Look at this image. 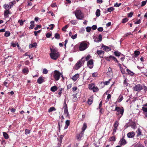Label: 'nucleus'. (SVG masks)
<instances>
[{
    "label": "nucleus",
    "mask_w": 147,
    "mask_h": 147,
    "mask_svg": "<svg viewBox=\"0 0 147 147\" xmlns=\"http://www.w3.org/2000/svg\"><path fill=\"white\" fill-rule=\"evenodd\" d=\"M50 51L51 52L49 55L51 58L53 60H57L60 56V54L58 51V50L55 49H52L51 47L50 48Z\"/></svg>",
    "instance_id": "nucleus-1"
},
{
    "label": "nucleus",
    "mask_w": 147,
    "mask_h": 147,
    "mask_svg": "<svg viewBox=\"0 0 147 147\" xmlns=\"http://www.w3.org/2000/svg\"><path fill=\"white\" fill-rule=\"evenodd\" d=\"M114 111H117V113H116V115L118 116L119 119L123 115L124 112V109L123 107H116Z\"/></svg>",
    "instance_id": "nucleus-2"
},
{
    "label": "nucleus",
    "mask_w": 147,
    "mask_h": 147,
    "mask_svg": "<svg viewBox=\"0 0 147 147\" xmlns=\"http://www.w3.org/2000/svg\"><path fill=\"white\" fill-rule=\"evenodd\" d=\"M84 59V57H83L81 59L78 61L74 66L75 69L76 70L78 69L84 64L85 61V60H83Z\"/></svg>",
    "instance_id": "nucleus-3"
},
{
    "label": "nucleus",
    "mask_w": 147,
    "mask_h": 147,
    "mask_svg": "<svg viewBox=\"0 0 147 147\" xmlns=\"http://www.w3.org/2000/svg\"><path fill=\"white\" fill-rule=\"evenodd\" d=\"M74 14L77 19L82 20L84 18V14L80 10H76Z\"/></svg>",
    "instance_id": "nucleus-4"
},
{
    "label": "nucleus",
    "mask_w": 147,
    "mask_h": 147,
    "mask_svg": "<svg viewBox=\"0 0 147 147\" xmlns=\"http://www.w3.org/2000/svg\"><path fill=\"white\" fill-rule=\"evenodd\" d=\"M62 73H60L59 71L55 70L54 71L53 76L55 80L56 81L58 80L61 75Z\"/></svg>",
    "instance_id": "nucleus-5"
},
{
    "label": "nucleus",
    "mask_w": 147,
    "mask_h": 147,
    "mask_svg": "<svg viewBox=\"0 0 147 147\" xmlns=\"http://www.w3.org/2000/svg\"><path fill=\"white\" fill-rule=\"evenodd\" d=\"M88 47V44L86 43L82 42L80 43L79 46V50L80 51H84Z\"/></svg>",
    "instance_id": "nucleus-6"
},
{
    "label": "nucleus",
    "mask_w": 147,
    "mask_h": 147,
    "mask_svg": "<svg viewBox=\"0 0 147 147\" xmlns=\"http://www.w3.org/2000/svg\"><path fill=\"white\" fill-rule=\"evenodd\" d=\"M143 88L142 85L140 84H137L133 87V90L135 91H137L138 92H140V91L143 89Z\"/></svg>",
    "instance_id": "nucleus-7"
},
{
    "label": "nucleus",
    "mask_w": 147,
    "mask_h": 147,
    "mask_svg": "<svg viewBox=\"0 0 147 147\" xmlns=\"http://www.w3.org/2000/svg\"><path fill=\"white\" fill-rule=\"evenodd\" d=\"M105 59L107 61H111L113 60L116 62L117 63H119V61L117 58L112 55H110L109 57H105Z\"/></svg>",
    "instance_id": "nucleus-8"
},
{
    "label": "nucleus",
    "mask_w": 147,
    "mask_h": 147,
    "mask_svg": "<svg viewBox=\"0 0 147 147\" xmlns=\"http://www.w3.org/2000/svg\"><path fill=\"white\" fill-rule=\"evenodd\" d=\"M119 121H116L114 123L113 127V132L112 134L113 135H114L115 134V133L116 132V130L117 128L119 126Z\"/></svg>",
    "instance_id": "nucleus-9"
},
{
    "label": "nucleus",
    "mask_w": 147,
    "mask_h": 147,
    "mask_svg": "<svg viewBox=\"0 0 147 147\" xmlns=\"http://www.w3.org/2000/svg\"><path fill=\"white\" fill-rule=\"evenodd\" d=\"M84 133L81 131L80 133L77 134L76 135V138L78 141H80L81 140V138L83 136Z\"/></svg>",
    "instance_id": "nucleus-10"
},
{
    "label": "nucleus",
    "mask_w": 147,
    "mask_h": 147,
    "mask_svg": "<svg viewBox=\"0 0 147 147\" xmlns=\"http://www.w3.org/2000/svg\"><path fill=\"white\" fill-rule=\"evenodd\" d=\"M127 143L126 140L124 138V137L121 138L119 142V144L121 146L124 145Z\"/></svg>",
    "instance_id": "nucleus-11"
},
{
    "label": "nucleus",
    "mask_w": 147,
    "mask_h": 147,
    "mask_svg": "<svg viewBox=\"0 0 147 147\" xmlns=\"http://www.w3.org/2000/svg\"><path fill=\"white\" fill-rule=\"evenodd\" d=\"M88 66L90 69H91L93 67V60L91 59L88 61L87 63Z\"/></svg>",
    "instance_id": "nucleus-12"
},
{
    "label": "nucleus",
    "mask_w": 147,
    "mask_h": 147,
    "mask_svg": "<svg viewBox=\"0 0 147 147\" xmlns=\"http://www.w3.org/2000/svg\"><path fill=\"white\" fill-rule=\"evenodd\" d=\"M94 97L93 96H90L88 99L87 103L88 105H91L93 102Z\"/></svg>",
    "instance_id": "nucleus-13"
},
{
    "label": "nucleus",
    "mask_w": 147,
    "mask_h": 147,
    "mask_svg": "<svg viewBox=\"0 0 147 147\" xmlns=\"http://www.w3.org/2000/svg\"><path fill=\"white\" fill-rule=\"evenodd\" d=\"M11 13L9 11V9H5L4 11V15L5 18H7L9 16V14H11Z\"/></svg>",
    "instance_id": "nucleus-14"
},
{
    "label": "nucleus",
    "mask_w": 147,
    "mask_h": 147,
    "mask_svg": "<svg viewBox=\"0 0 147 147\" xmlns=\"http://www.w3.org/2000/svg\"><path fill=\"white\" fill-rule=\"evenodd\" d=\"M96 53L100 57L103 58L105 53L104 51L102 50H97Z\"/></svg>",
    "instance_id": "nucleus-15"
},
{
    "label": "nucleus",
    "mask_w": 147,
    "mask_h": 147,
    "mask_svg": "<svg viewBox=\"0 0 147 147\" xmlns=\"http://www.w3.org/2000/svg\"><path fill=\"white\" fill-rule=\"evenodd\" d=\"M107 76H112L113 74L112 69L110 67H109L108 69V71L107 72Z\"/></svg>",
    "instance_id": "nucleus-16"
},
{
    "label": "nucleus",
    "mask_w": 147,
    "mask_h": 147,
    "mask_svg": "<svg viewBox=\"0 0 147 147\" xmlns=\"http://www.w3.org/2000/svg\"><path fill=\"white\" fill-rule=\"evenodd\" d=\"M103 49L106 51H109L111 50V49L107 46L103 45L102 46Z\"/></svg>",
    "instance_id": "nucleus-17"
},
{
    "label": "nucleus",
    "mask_w": 147,
    "mask_h": 147,
    "mask_svg": "<svg viewBox=\"0 0 147 147\" xmlns=\"http://www.w3.org/2000/svg\"><path fill=\"white\" fill-rule=\"evenodd\" d=\"M79 74H76L74 76H73V77L71 78V79L74 81H76L77 80V79L79 77Z\"/></svg>",
    "instance_id": "nucleus-18"
},
{
    "label": "nucleus",
    "mask_w": 147,
    "mask_h": 147,
    "mask_svg": "<svg viewBox=\"0 0 147 147\" xmlns=\"http://www.w3.org/2000/svg\"><path fill=\"white\" fill-rule=\"evenodd\" d=\"M127 137L129 138H132L135 136V133L134 131L129 132L127 134Z\"/></svg>",
    "instance_id": "nucleus-19"
},
{
    "label": "nucleus",
    "mask_w": 147,
    "mask_h": 147,
    "mask_svg": "<svg viewBox=\"0 0 147 147\" xmlns=\"http://www.w3.org/2000/svg\"><path fill=\"white\" fill-rule=\"evenodd\" d=\"M58 88L57 86H55L51 87L50 90L52 92H54L57 90Z\"/></svg>",
    "instance_id": "nucleus-20"
},
{
    "label": "nucleus",
    "mask_w": 147,
    "mask_h": 147,
    "mask_svg": "<svg viewBox=\"0 0 147 147\" xmlns=\"http://www.w3.org/2000/svg\"><path fill=\"white\" fill-rule=\"evenodd\" d=\"M44 81L42 77H39L37 80V82L39 84H41Z\"/></svg>",
    "instance_id": "nucleus-21"
},
{
    "label": "nucleus",
    "mask_w": 147,
    "mask_h": 147,
    "mask_svg": "<svg viewBox=\"0 0 147 147\" xmlns=\"http://www.w3.org/2000/svg\"><path fill=\"white\" fill-rule=\"evenodd\" d=\"M22 71L24 74H27L29 72V70L28 68L26 67L22 69Z\"/></svg>",
    "instance_id": "nucleus-22"
},
{
    "label": "nucleus",
    "mask_w": 147,
    "mask_h": 147,
    "mask_svg": "<svg viewBox=\"0 0 147 147\" xmlns=\"http://www.w3.org/2000/svg\"><path fill=\"white\" fill-rule=\"evenodd\" d=\"M87 123H84L83 124V126L82 128V131L84 132L85 130L86 129V128H87Z\"/></svg>",
    "instance_id": "nucleus-23"
},
{
    "label": "nucleus",
    "mask_w": 147,
    "mask_h": 147,
    "mask_svg": "<svg viewBox=\"0 0 147 147\" xmlns=\"http://www.w3.org/2000/svg\"><path fill=\"white\" fill-rule=\"evenodd\" d=\"M16 3V1L14 0L12 2H10L9 3V9H11L13 6V4L15 3Z\"/></svg>",
    "instance_id": "nucleus-24"
},
{
    "label": "nucleus",
    "mask_w": 147,
    "mask_h": 147,
    "mask_svg": "<svg viewBox=\"0 0 147 147\" xmlns=\"http://www.w3.org/2000/svg\"><path fill=\"white\" fill-rule=\"evenodd\" d=\"M70 123V121L69 120H67L65 121V124L64 128L65 129H67L68 126L69 125Z\"/></svg>",
    "instance_id": "nucleus-25"
},
{
    "label": "nucleus",
    "mask_w": 147,
    "mask_h": 147,
    "mask_svg": "<svg viewBox=\"0 0 147 147\" xmlns=\"http://www.w3.org/2000/svg\"><path fill=\"white\" fill-rule=\"evenodd\" d=\"M116 140V138L115 136H113L112 137H110L109 139V140L110 141L115 142V141Z\"/></svg>",
    "instance_id": "nucleus-26"
},
{
    "label": "nucleus",
    "mask_w": 147,
    "mask_h": 147,
    "mask_svg": "<svg viewBox=\"0 0 147 147\" xmlns=\"http://www.w3.org/2000/svg\"><path fill=\"white\" fill-rule=\"evenodd\" d=\"M63 90V88H59L58 90V94L59 95V96L60 97L61 95V94L62 93V92Z\"/></svg>",
    "instance_id": "nucleus-27"
},
{
    "label": "nucleus",
    "mask_w": 147,
    "mask_h": 147,
    "mask_svg": "<svg viewBox=\"0 0 147 147\" xmlns=\"http://www.w3.org/2000/svg\"><path fill=\"white\" fill-rule=\"evenodd\" d=\"M114 54L115 55V56L119 57L120 56L121 53L118 51H116L114 52Z\"/></svg>",
    "instance_id": "nucleus-28"
},
{
    "label": "nucleus",
    "mask_w": 147,
    "mask_h": 147,
    "mask_svg": "<svg viewBox=\"0 0 147 147\" xmlns=\"http://www.w3.org/2000/svg\"><path fill=\"white\" fill-rule=\"evenodd\" d=\"M95 85L94 84H89L88 88L90 90H92Z\"/></svg>",
    "instance_id": "nucleus-29"
},
{
    "label": "nucleus",
    "mask_w": 147,
    "mask_h": 147,
    "mask_svg": "<svg viewBox=\"0 0 147 147\" xmlns=\"http://www.w3.org/2000/svg\"><path fill=\"white\" fill-rule=\"evenodd\" d=\"M3 135L4 138L6 139H7L9 138V136L8 134L5 132H3Z\"/></svg>",
    "instance_id": "nucleus-30"
},
{
    "label": "nucleus",
    "mask_w": 147,
    "mask_h": 147,
    "mask_svg": "<svg viewBox=\"0 0 147 147\" xmlns=\"http://www.w3.org/2000/svg\"><path fill=\"white\" fill-rule=\"evenodd\" d=\"M123 97L122 95H120V96H119V98H118L117 101L119 102H120L123 100Z\"/></svg>",
    "instance_id": "nucleus-31"
},
{
    "label": "nucleus",
    "mask_w": 147,
    "mask_h": 147,
    "mask_svg": "<svg viewBox=\"0 0 147 147\" xmlns=\"http://www.w3.org/2000/svg\"><path fill=\"white\" fill-rule=\"evenodd\" d=\"M126 71L127 72L128 74L130 75L131 76L134 75V73L128 69H127Z\"/></svg>",
    "instance_id": "nucleus-32"
},
{
    "label": "nucleus",
    "mask_w": 147,
    "mask_h": 147,
    "mask_svg": "<svg viewBox=\"0 0 147 147\" xmlns=\"http://www.w3.org/2000/svg\"><path fill=\"white\" fill-rule=\"evenodd\" d=\"M100 11L99 9H97L96 12V15L97 17H98L100 15Z\"/></svg>",
    "instance_id": "nucleus-33"
},
{
    "label": "nucleus",
    "mask_w": 147,
    "mask_h": 147,
    "mask_svg": "<svg viewBox=\"0 0 147 147\" xmlns=\"http://www.w3.org/2000/svg\"><path fill=\"white\" fill-rule=\"evenodd\" d=\"M77 23V21L76 20H71L70 22V23L71 24H72L73 25H76Z\"/></svg>",
    "instance_id": "nucleus-34"
},
{
    "label": "nucleus",
    "mask_w": 147,
    "mask_h": 147,
    "mask_svg": "<svg viewBox=\"0 0 147 147\" xmlns=\"http://www.w3.org/2000/svg\"><path fill=\"white\" fill-rule=\"evenodd\" d=\"M136 132L138 136H141L142 135V131L140 128H138V130Z\"/></svg>",
    "instance_id": "nucleus-35"
},
{
    "label": "nucleus",
    "mask_w": 147,
    "mask_h": 147,
    "mask_svg": "<svg viewBox=\"0 0 147 147\" xmlns=\"http://www.w3.org/2000/svg\"><path fill=\"white\" fill-rule=\"evenodd\" d=\"M135 57H138L140 54V52L139 51H135L134 52Z\"/></svg>",
    "instance_id": "nucleus-36"
},
{
    "label": "nucleus",
    "mask_w": 147,
    "mask_h": 147,
    "mask_svg": "<svg viewBox=\"0 0 147 147\" xmlns=\"http://www.w3.org/2000/svg\"><path fill=\"white\" fill-rule=\"evenodd\" d=\"M56 109L54 107H51L49 110L48 112L49 113L53 111H56Z\"/></svg>",
    "instance_id": "nucleus-37"
},
{
    "label": "nucleus",
    "mask_w": 147,
    "mask_h": 147,
    "mask_svg": "<svg viewBox=\"0 0 147 147\" xmlns=\"http://www.w3.org/2000/svg\"><path fill=\"white\" fill-rule=\"evenodd\" d=\"M55 38L57 39H59L60 38V35L58 33H56L55 35Z\"/></svg>",
    "instance_id": "nucleus-38"
},
{
    "label": "nucleus",
    "mask_w": 147,
    "mask_h": 147,
    "mask_svg": "<svg viewBox=\"0 0 147 147\" xmlns=\"http://www.w3.org/2000/svg\"><path fill=\"white\" fill-rule=\"evenodd\" d=\"M127 79L126 78H125V79L124 80L123 82V84L124 85H125V86H128L129 83L127 82Z\"/></svg>",
    "instance_id": "nucleus-39"
},
{
    "label": "nucleus",
    "mask_w": 147,
    "mask_h": 147,
    "mask_svg": "<svg viewBox=\"0 0 147 147\" xmlns=\"http://www.w3.org/2000/svg\"><path fill=\"white\" fill-rule=\"evenodd\" d=\"M64 113L66 115V117H68L69 116V113L68 111V109H65V110L64 109Z\"/></svg>",
    "instance_id": "nucleus-40"
},
{
    "label": "nucleus",
    "mask_w": 147,
    "mask_h": 147,
    "mask_svg": "<svg viewBox=\"0 0 147 147\" xmlns=\"http://www.w3.org/2000/svg\"><path fill=\"white\" fill-rule=\"evenodd\" d=\"M10 35V33L9 31H6L4 34V36L6 37L9 36Z\"/></svg>",
    "instance_id": "nucleus-41"
},
{
    "label": "nucleus",
    "mask_w": 147,
    "mask_h": 147,
    "mask_svg": "<svg viewBox=\"0 0 147 147\" xmlns=\"http://www.w3.org/2000/svg\"><path fill=\"white\" fill-rule=\"evenodd\" d=\"M98 39V40H97V42H101L102 41V37L101 34H100L99 35Z\"/></svg>",
    "instance_id": "nucleus-42"
},
{
    "label": "nucleus",
    "mask_w": 147,
    "mask_h": 147,
    "mask_svg": "<svg viewBox=\"0 0 147 147\" xmlns=\"http://www.w3.org/2000/svg\"><path fill=\"white\" fill-rule=\"evenodd\" d=\"M3 7L5 9H9V5L8 4H5L3 5Z\"/></svg>",
    "instance_id": "nucleus-43"
},
{
    "label": "nucleus",
    "mask_w": 147,
    "mask_h": 147,
    "mask_svg": "<svg viewBox=\"0 0 147 147\" xmlns=\"http://www.w3.org/2000/svg\"><path fill=\"white\" fill-rule=\"evenodd\" d=\"M99 89L97 87H96L95 86L94 88L92 91L93 92H95L98 91Z\"/></svg>",
    "instance_id": "nucleus-44"
},
{
    "label": "nucleus",
    "mask_w": 147,
    "mask_h": 147,
    "mask_svg": "<svg viewBox=\"0 0 147 147\" xmlns=\"http://www.w3.org/2000/svg\"><path fill=\"white\" fill-rule=\"evenodd\" d=\"M114 9V8L113 7H111L108 9L107 11L109 12H111L112 11H113Z\"/></svg>",
    "instance_id": "nucleus-45"
},
{
    "label": "nucleus",
    "mask_w": 147,
    "mask_h": 147,
    "mask_svg": "<svg viewBox=\"0 0 147 147\" xmlns=\"http://www.w3.org/2000/svg\"><path fill=\"white\" fill-rule=\"evenodd\" d=\"M128 20L127 18H124L122 20V23H125L128 21Z\"/></svg>",
    "instance_id": "nucleus-46"
},
{
    "label": "nucleus",
    "mask_w": 147,
    "mask_h": 147,
    "mask_svg": "<svg viewBox=\"0 0 147 147\" xmlns=\"http://www.w3.org/2000/svg\"><path fill=\"white\" fill-rule=\"evenodd\" d=\"M111 94H109L108 95L107 97V99L106 100V102H108L109 100V99L111 98Z\"/></svg>",
    "instance_id": "nucleus-47"
},
{
    "label": "nucleus",
    "mask_w": 147,
    "mask_h": 147,
    "mask_svg": "<svg viewBox=\"0 0 147 147\" xmlns=\"http://www.w3.org/2000/svg\"><path fill=\"white\" fill-rule=\"evenodd\" d=\"M41 28V25H37L34 28V30H38V28Z\"/></svg>",
    "instance_id": "nucleus-48"
},
{
    "label": "nucleus",
    "mask_w": 147,
    "mask_h": 147,
    "mask_svg": "<svg viewBox=\"0 0 147 147\" xmlns=\"http://www.w3.org/2000/svg\"><path fill=\"white\" fill-rule=\"evenodd\" d=\"M69 26L68 25H66L64 26L62 28V30L64 31H66V29Z\"/></svg>",
    "instance_id": "nucleus-49"
},
{
    "label": "nucleus",
    "mask_w": 147,
    "mask_h": 147,
    "mask_svg": "<svg viewBox=\"0 0 147 147\" xmlns=\"http://www.w3.org/2000/svg\"><path fill=\"white\" fill-rule=\"evenodd\" d=\"M52 36V34L49 32L47 33L46 35V37L47 38H50Z\"/></svg>",
    "instance_id": "nucleus-50"
},
{
    "label": "nucleus",
    "mask_w": 147,
    "mask_h": 147,
    "mask_svg": "<svg viewBox=\"0 0 147 147\" xmlns=\"http://www.w3.org/2000/svg\"><path fill=\"white\" fill-rule=\"evenodd\" d=\"M120 70L122 74H124L125 73V69L122 67H120Z\"/></svg>",
    "instance_id": "nucleus-51"
},
{
    "label": "nucleus",
    "mask_w": 147,
    "mask_h": 147,
    "mask_svg": "<svg viewBox=\"0 0 147 147\" xmlns=\"http://www.w3.org/2000/svg\"><path fill=\"white\" fill-rule=\"evenodd\" d=\"M18 23H20V25L22 26L24 24V21L22 20H19L18 21Z\"/></svg>",
    "instance_id": "nucleus-52"
},
{
    "label": "nucleus",
    "mask_w": 147,
    "mask_h": 147,
    "mask_svg": "<svg viewBox=\"0 0 147 147\" xmlns=\"http://www.w3.org/2000/svg\"><path fill=\"white\" fill-rule=\"evenodd\" d=\"M48 73V71L45 68L44 69L43 71V73L45 74H47Z\"/></svg>",
    "instance_id": "nucleus-53"
},
{
    "label": "nucleus",
    "mask_w": 147,
    "mask_h": 147,
    "mask_svg": "<svg viewBox=\"0 0 147 147\" xmlns=\"http://www.w3.org/2000/svg\"><path fill=\"white\" fill-rule=\"evenodd\" d=\"M110 80L111 79L109 80V81H106L105 82H104L103 83L104 85H109L110 83Z\"/></svg>",
    "instance_id": "nucleus-54"
},
{
    "label": "nucleus",
    "mask_w": 147,
    "mask_h": 147,
    "mask_svg": "<svg viewBox=\"0 0 147 147\" xmlns=\"http://www.w3.org/2000/svg\"><path fill=\"white\" fill-rule=\"evenodd\" d=\"M91 57V56L90 55H88L85 58L86 61L88 60Z\"/></svg>",
    "instance_id": "nucleus-55"
},
{
    "label": "nucleus",
    "mask_w": 147,
    "mask_h": 147,
    "mask_svg": "<svg viewBox=\"0 0 147 147\" xmlns=\"http://www.w3.org/2000/svg\"><path fill=\"white\" fill-rule=\"evenodd\" d=\"M72 86V83L69 84L68 85H67V89L68 90Z\"/></svg>",
    "instance_id": "nucleus-56"
},
{
    "label": "nucleus",
    "mask_w": 147,
    "mask_h": 147,
    "mask_svg": "<svg viewBox=\"0 0 147 147\" xmlns=\"http://www.w3.org/2000/svg\"><path fill=\"white\" fill-rule=\"evenodd\" d=\"M64 109L65 110V109H67V104H66V101H64Z\"/></svg>",
    "instance_id": "nucleus-57"
},
{
    "label": "nucleus",
    "mask_w": 147,
    "mask_h": 147,
    "mask_svg": "<svg viewBox=\"0 0 147 147\" xmlns=\"http://www.w3.org/2000/svg\"><path fill=\"white\" fill-rule=\"evenodd\" d=\"M31 45V47H36L37 46V44L36 42L33 43V44L31 45Z\"/></svg>",
    "instance_id": "nucleus-58"
},
{
    "label": "nucleus",
    "mask_w": 147,
    "mask_h": 147,
    "mask_svg": "<svg viewBox=\"0 0 147 147\" xmlns=\"http://www.w3.org/2000/svg\"><path fill=\"white\" fill-rule=\"evenodd\" d=\"M142 110L145 112H147V108L144 107H143L142 108Z\"/></svg>",
    "instance_id": "nucleus-59"
},
{
    "label": "nucleus",
    "mask_w": 147,
    "mask_h": 147,
    "mask_svg": "<svg viewBox=\"0 0 147 147\" xmlns=\"http://www.w3.org/2000/svg\"><path fill=\"white\" fill-rule=\"evenodd\" d=\"M97 30L98 31L101 32L103 31V29L102 27H100L98 28Z\"/></svg>",
    "instance_id": "nucleus-60"
},
{
    "label": "nucleus",
    "mask_w": 147,
    "mask_h": 147,
    "mask_svg": "<svg viewBox=\"0 0 147 147\" xmlns=\"http://www.w3.org/2000/svg\"><path fill=\"white\" fill-rule=\"evenodd\" d=\"M77 34H76L74 35L71 36V38L73 39H74L77 38Z\"/></svg>",
    "instance_id": "nucleus-61"
},
{
    "label": "nucleus",
    "mask_w": 147,
    "mask_h": 147,
    "mask_svg": "<svg viewBox=\"0 0 147 147\" xmlns=\"http://www.w3.org/2000/svg\"><path fill=\"white\" fill-rule=\"evenodd\" d=\"M30 132V131L28 129H26L25 130V134H28Z\"/></svg>",
    "instance_id": "nucleus-62"
},
{
    "label": "nucleus",
    "mask_w": 147,
    "mask_h": 147,
    "mask_svg": "<svg viewBox=\"0 0 147 147\" xmlns=\"http://www.w3.org/2000/svg\"><path fill=\"white\" fill-rule=\"evenodd\" d=\"M62 142V141H59L58 143L57 144V146L56 147H59L61 146V143Z\"/></svg>",
    "instance_id": "nucleus-63"
},
{
    "label": "nucleus",
    "mask_w": 147,
    "mask_h": 147,
    "mask_svg": "<svg viewBox=\"0 0 147 147\" xmlns=\"http://www.w3.org/2000/svg\"><path fill=\"white\" fill-rule=\"evenodd\" d=\"M86 30L87 32H89L91 30V28L90 27H87L86 28Z\"/></svg>",
    "instance_id": "nucleus-64"
}]
</instances>
